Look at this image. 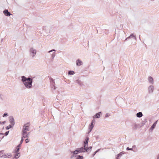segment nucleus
I'll use <instances>...</instances> for the list:
<instances>
[{
  "label": "nucleus",
  "mask_w": 159,
  "mask_h": 159,
  "mask_svg": "<svg viewBox=\"0 0 159 159\" xmlns=\"http://www.w3.org/2000/svg\"><path fill=\"white\" fill-rule=\"evenodd\" d=\"M22 81L24 82L25 87L27 88H31L32 83V79L29 78H26L24 76H22Z\"/></svg>",
  "instance_id": "nucleus-1"
},
{
  "label": "nucleus",
  "mask_w": 159,
  "mask_h": 159,
  "mask_svg": "<svg viewBox=\"0 0 159 159\" xmlns=\"http://www.w3.org/2000/svg\"><path fill=\"white\" fill-rule=\"evenodd\" d=\"M30 122H29L26 123L23 126L22 129V132H27L29 130V127L30 126Z\"/></svg>",
  "instance_id": "nucleus-2"
},
{
  "label": "nucleus",
  "mask_w": 159,
  "mask_h": 159,
  "mask_svg": "<svg viewBox=\"0 0 159 159\" xmlns=\"http://www.w3.org/2000/svg\"><path fill=\"white\" fill-rule=\"evenodd\" d=\"M84 148L82 147L80 148H78L79 151V152H84L86 151H87V150H88L89 148H90L91 149L92 148L91 147L88 148L87 146H86V145H84Z\"/></svg>",
  "instance_id": "nucleus-3"
},
{
  "label": "nucleus",
  "mask_w": 159,
  "mask_h": 159,
  "mask_svg": "<svg viewBox=\"0 0 159 159\" xmlns=\"http://www.w3.org/2000/svg\"><path fill=\"white\" fill-rule=\"evenodd\" d=\"M30 54L32 53L33 54V57H34V56L36 54V51L35 49H34L33 48H32L30 49Z\"/></svg>",
  "instance_id": "nucleus-4"
},
{
  "label": "nucleus",
  "mask_w": 159,
  "mask_h": 159,
  "mask_svg": "<svg viewBox=\"0 0 159 159\" xmlns=\"http://www.w3.org/2000/svg\"><path fill=\"white\" fill-rule=\"evenodd\" d=\"M3 13L6 16H10L11 15H12L7 9H5L3 11Z\"/></svg>",
  "instance_id": "nucleus-5"
},
{
  "label": "nucleus",
  "mask_w": 159,
  "mask_h": 159,
  "mask_svg": "<svg viewBox=\"0 0 159 159\" xmlns=\"http://www.w3.org/2000/svg\"><path fill=\"white\" fill-rule=\"evenodd\" d=\"M134 38L136 40V38L135 35H134L133 34H132L130 35L127 38L125 39V41H126L127 39H129L130 38Z\"/></svg>",
  "instance_id": "nucleus-6"
},
{
  "label": "nucleus",
  "mask_w": 159,
  "mask_h": 159,
  "mask_svg": "<svg viewBox=\"0 0 159 159\" xmlns=\"http://www.w3.org/2000/svg\"><path fill=\"white\" fill-rule=\"evenodd\" d=\"M124 154V153L123 152H120L116 155V159H119Z\"/></svg>",
  "instance_id": "nucleus-7"
},
{
  "label": "nucleus",
  "mask_w": 159,
  "mask_h": 159,
  "mask_svg": "<svg viewBox=\"0 0 159 159\" xmlns=\"http://www.w3.org/2000/svg\"><path fill=\"white\" fill-rule=\"evenodd\" d=\"M22 134L23 135L22 137L25 138L28 137L29 134H27V132H22Z\"/></svg>",
  "instance_id": "nucleus-8"
},
{
  "label": "nucleus",
  "mask_w": 159,
  "mask_h": 159,
  "mask_svg": "<svg viewBox=\"0 0 159 159\" xmlns=\"http://www.w3.org/2000/svg\"><path fill=\"white\" fill-rule=\"evenodd\" d=\"M101 113V112L97 113L93 116V118H99L100 116V114Z\"/></svg>",
  "instance_id": "nucleus-9"
},
{
  "label": "nucleus",
  "mask_w": 159,
  "mask_h": 159,
  "mask_svg": "<svg viewBox=\"0 0 159 159\" xmlns=\"http://www.w3.org/2000/svg\"><path fill=\"white\" fill-rule=\"evenodd\" d=\"M89 139V138L87 137L86 138L84 142V145H86V146L88 147V141Z\"/></svg>",
  "instance_id": "nucleus-10"
},
{
  "label": "nucleus",
  "mask_w": 159,
  "mask_h": 159,
  "mask_svg": "<svg viewBox=\"0 0 159 159\" xmlns=\"http://www.w3.org/2000/svg\"><path fill=\"white\" fill-rule=\"evenodd\" d=\"M76 63L77 65L78 66H80L82 64V62L81 60H77Z\"/></svg>",
  "instance_id": "nucleus-11"
},
{
  "label": "nucleus",
  "mask_w": 159,
  "mask_h": 159,
  "mask_svg": "<svg viewBox=\"0 0 159 159\" xmlns=\"http://www.w3.org/2000/svg\"><path fill=\"white\" fill-rule=\"evenodd\" d=\"M137 116L138 117H141L143 116V114L142 112H139L137 114Z\"/></svg>",
  "instance_id": "nucleus-12"
},
{
  "label": "nucleus",
  "mask_w": 159,
  "mask_h": 159,
  "mask_svg": "<svg viewBox=\"0 0 159 159\" xmlns=\"http://www.w3.org/2000/svg\"><path fill=\"white\" fill-rule=\"evenodd\" d=\"M157 120L152 125V126L151 127V129H153L155 128L157 123Z\"/></svg>",
  "instance_id": "nucleus-13"
},
{
  "label": "nucleus",
  "mask_w": 159,
  "mask_h": 159,
  "mask_svg": "<svg viewBox=\"0 0 159 159\" xmlns=\"http://www.w3.org/2000/svg\"><path fill=\"white\" fill-rule=\"evenodd\" d=\"M148 80L150 82H151V83H152L153 82V78H152V77H149Z\"/></svg>",
  "instance_id": "nucleus-14"
},
{
  "label": "nucleus",
  "mask_w": 159,
  "mask_h": 159,
  "mask_svg": "<svg viewBox=\"0 0 159 159\" xmlns=\"http://www.w3.org/2000/svg\"><path fill=\"white\" fill-rule=\"evenodd\" d=\"M149 91L150 92L151 91V92H152L153 90V86H150L149 88Z\"/></svg>",
  "instance_id": "nucleus-15"
},
{
  "label": "nucleus",
  "mask_w": 159,
  "mask_h": 159,
  "mask_svg": "<svg viewBox=\"0 0 159 159\" xmlns=\"http://www.w3.org/2000/svg\"><path fill=\"white\" fill-rule=\"evenodd\" d=\"M19 145L16 148V149L15 150V152L16 153H17L19 151V150L20 149V148H19Z\"/></svg>",
  "instance_id": "nucleus-16"
},
{
  "label": "nucleus",
  "mask_w": 159,
  "mask_h": 159,
  "mask_svg": "<svg viewBox=\"0 0 159 159\" xmlns=\"http://www.w3.org/2000/svg\"><path fill=\"white\" fill-rule=\"evenodd\" d=\"M78 152H79V151L78 148L76 150L73 152V153L74 154H77L78 153Z\"/></svg>",
  "instance_id": "nucleus-17"
},
{
  "label": "nucleus",
  "mask_w": 159,
  "mask_h": 159,
  "mask_svg": "<svg viewBox=\"0 0 159 159\" xmlns=\"http://www.w3.org/2000/svg\"><path fill=\"white\" fill-rule=\"evenodd\" d=\"M56 55V53L54 52L52 53L51 55V57L52 59H53Z\"/></svg>",
  "instance_id": "nucleus-18"
},
{
  "label": "nucleus",
  "mask_w": 159,
  "mask_h": 159,
  "mask_svg": "<svg viewBox=\"0 0 159 159\" xmlns=\"http://www.w3.org/2000/svg\"><path fill=\"white\" fill-rule=\"evenodd\" d=\"M75 74V72L73 71H70L68 73V74L73 75Z\"/></svg>",
  "instance_id": "nucleus-19"
},
{
  "label": "nucleus",
  "mask_w": 159,
  "mask_h": 159,
  "mask_svg": "<svg viewBox=\"0 0 159 159\" xmlns=\"http://www.w3.org/2000/svg\"><path fill=\"white\" fill-rule=\"evenodd\" d=\"M83 157L82 156H78L77 157L76 159H83Z\"/></svg>",
  "instance_id": "nucleus-20"
},
{
  "label": "nucleus",
  "mask_w": 159,
  "mask_h": 159,
  "mask_svg": "<svg viewBox=\"0 0 159 159\" xmlns=\"http://www.w3.org/2000/svg\"><path fill=\"white\" fill-rule=\"evenodd\" d=\"M93 125H91V124L90 125L89 128L90 129V131H91L92 129L93 128Z\"/></svg>",
  "instance_id": "nucleus-21"
},
{
  "label": "nucleus",
  "mask_w": 159,
  "mask_h": 159,
  "mask_svg": "<svg viewBox=\"0 0 159 159\" xmlns=\"http://www.w3.org/2000/svg\"><path fill=\"white\" fill-rule=\"evenodd\" d=\"M20 156V154L19 153H17L15 156V157L16 158H18Z\"/></svg>",
  "instance_id": "nucleus-22"
},
{
  "label": "nucleus",
  "mask_w": 159,
  "mask_h": 159,
  "mask_svg": "<svg viewBox=\"0 0 159 159\" xmlns=\"http://www.w3.org/2000/svg\"><path fill=\"white\" fill-rule=\"evenodd\" d=\"M10 122L12 124L14 125V120L13 119V118L12 119H11L10 120Z\"/></svg>",
  "instance_id": "nucleus-23"
},
{
  "label": "nucleus",
  "mask_w": 159,
  "mask_h": 159,
  "mask_svg": "<svg viewBox=\"0 0 159 159\" xmlns=\"http://www.w3.org/2000/svg\"><path fill=\"white\" fill-rule=\"evenodd\" d=\"M11 125H9V126H7L6 127V129H9L10 128H11Z\"/></svg>",
  "instance_id": "nucleus-24"
},
{
  "label": "nucleus",
  "mask_w": 159,
  "mask_h": 159,
  "mask_svg": "<svg viewBox=\"0 0 159 159\" xmlns=\"http://www.w3.org/2000/svg\"><path fill=\"white\" fill-rule=\"evenodd\" d=\"M53 51H54V52H55L56 51V50L54 49H53L50 51H49L48 52L49 53V52H53Z\"/></svg>",
  "instance_id": "nucleus-25"
},
{
  "label": "nucleus",
  "mask_w": 159,
  "mask_h": 159,
  "mask_svg": "<svg viewBox=\"0 0 159 159\" xmlns=\"http://www.w3.org/2000/svg\"><path fill=\"white\" fill-rule=\"evenodd\" d=\"M95 120H93L92 121V122H91V125H93V123H95Z\"/></svg>",
  "instance_id": "nucleus-26"
},
{
  "label": "nucleus",
  "mask_w": 159,
  "mask_h": 159,
  "mask_svg": "<svg viewBox=\"0 0 159 159\" xmlns=\"http://www.w3.org/2000/svg\"><path fill=\"white\" fill-rule=\"evenodd\" d=\"M8 116V115H7V113H4L3 116V117H4L5 116Z\"/></svg>",
  "instance_id": "nucleus-27"
},
{
  "label": "nucleus",
  "mask_w": 159,
  "mask_h": 159,
  "mask_svg": "<svg viewBox=\"0 0 159 159\" xmlns=\"http://www.w3.org/2000/svg\"><path fill=\"white\" fill-rule=\"evenodd\" d=\"M9 131H7L5 133V135H7L8 134Z\"/></svg>",
  "instance_id": "nucleus-28"
},
{
  "label": "nucleus",
  "mask_w": 159,
  "mask_h": 159,
  "mask_svg": "<svg viewBox=\"0 0 159 159\" xmlns=\"http://www.w3.org/2000/svg\"><path fill=\"white\" fill-rule=\"evenodd\" d=\"M25 141L26 143H28L29 142V139H26L25 140Z\"/></svg>",
  "instance_id": "nucleus-29"
},
{
  "label": "nucleus",
  "mask_w": 159,
  "mask_h": 159,
  "mask_svg": "<svg viewBox=\"0 0 159 159\" xmlns=\"http://www.w3.org/2000/svg\"><path fill=\"white\" fill-rule=\"evenodd\" d=\"M23 140H24L23 138L22 137L21 139V141H20L21 143H22V142L23 141Z\"/></svg>",
  "instance_id": "nucleus-30"
},
{
  "label": "nucleus",
  "mask_w": 159,
  "mask_h": 159,
  "mask_svg": "<svg viewBox=\"0 0 159 159\" xmlns=\"http://www.w3.org/2000/svg\"><path fill=\"white\" fill-rule=\"evenodd\" d=\"M132 148H131L129 149V148L128 147L127 148V150H132Z\"/></svg>",
  "instance_id": "nucleus-31"
},
{
  "label": "nucleus",
  "mask_w": 159,
  "mask_h": 159,
  "mask_svg": "<svg viewBox=\"0 0 159 159\" xmlns=\"http://www.w3.org/2000/svg\"><path fill=\"white\" fill-rule=\"evenodd\" d=\"M97 152V151H96L95 152V153L94 154L93 156H94L95 155V154L96 153V152Z\"/></svg>",
  "instance_id": "nucleus-32"
},
{
  "label": "nucleus",
  "mask_w": 159,
  "mask_h": 159,
  "mask_svg": "<svg viewBox=\"0 0 159 159\" xmlns=\"http://www.w3.org/2000/svg\"><path fill=\"white\" fill-rule=\"evenodd\" d=\"M3 41V39H1V42H2Z\"/></svg>",
  "instance_id": "nucleus-33"
}]
</instances>
